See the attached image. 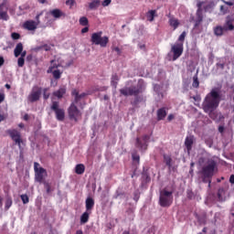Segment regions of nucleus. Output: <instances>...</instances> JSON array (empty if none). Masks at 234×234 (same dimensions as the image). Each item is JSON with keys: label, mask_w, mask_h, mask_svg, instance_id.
I'll return each instance as SVG.
<instances>
[{"label": "nucleus", "mask_w": 234, "mask_h": 234, "mask_svg": "<svg viewBox=\"0 0 234 234\" xmlns=\"http://www.w3.org/2000/svg\"><path fill=\"white\" fill-rule=\"evenodd\" d=\"M220 91L218 89L215 88L212 89L209 93L204 99L202 107L204 112L208 114L211 120H217V116H218L219 120H224V115L221 113H217L215 110L220 105Z\"/></svg>", "instance_id": "nucleus-1"}, {"label": "nucleus", "mask_w": 234, "mask_h": 234, "mask_svg": "<svg viewBox=\"0 0 234 234\" xmlns=\"http://www.w3.org/2000/svg\"><path fill=\"white\" fill-rule=\"evenodd\" d=\"M217 169V162L215 160H208L207 165L201 169V178L204 184H208V187H211V178L215 176Z\"/></svg>", "instance_id": "nucleus-2"}, {"label": "nucleus", "mask_w": 234, "mask_h": 234, "mask_svg": "<svg viewBox=\"0 0 234 234\" xmlns=\"http://www.w3.org/2000/svg\"><path fill=\"white\" fill-rule=\"evenodd\" d=\"M173 204V191L164 188L159 194V206L161 207H170Z\"/></svg>", "instance_id": "nucleus-3"}, {"label": "nucleus", "mask_w": 234, "mask_h": 234, "mask_svg": "<svg viewBox=\"0 0 234 234\" xmlns=\"http://www.w3.org/2000/svg\"><path fill=\"white\" fill-rule=\"evenodd\" d=\"M102 34L103 32L101 31L91 34L90 41L92 45H99L101 48H105L109 45V37H101Z\"/></svg>", "instance_id": "nucleus-4"}, {"label": "nucleus", "mask_w": 234, "mask_h": 234, "mask_svg": "<svg viewBox=\"0 0 234 234\" xmlns=\"http://www.w3.org/2000/svg\"><path fill=\"white\" fill-rule=\"evenodd\" d=\"M6 133L14 142L15 145H18V148L22 149L21 145L25 144V141H23V137H21V132L16 129H9Z\"/></svg>", "instance_id": "nucleus-5"}, {"label": "nucleus", "mask_w": 234, "mask_h": 234, "mask_svg": "<svg viewBox=\"0 0 234 234\" xmlns=\"http://www.w3.org/2000/svg\"><path fill=\"white\" fill-rule=\"evenodd\" d=\"M34 171H35V180L38 184H43L45 182V176H47V170L43 167H40L39 163H34Z\"/></svg>", "instance_id": "nucleus-6"}, {"label": "nucleus", "mask_w": 234, "mask_h": 234, "mask_svg": "<svg viewBox=\"0 0 234 234\" xmlns=\"http://www.w3.org/2000/svg\"><path fill=\"white\" fill-rule=\"evenodd\" d=\"M76 105H78V102H71V104L68 108V114L69 120H74L75 122H78L79 118H81L82 113Z\"/></svg>", "instance_id": "nucleus-7"}, {"label": "nucleus", "mask_w": 234, "mask_h": 234, "mask_svg": "<svg viewBox=\"0 0 234 234\" xmlns=\"http://www.w3.org/2000/svg\"><path fill=\"white\" fill-rule=\"evenodd\" d=\"M50 109L55 112L58 122H63L65 120V109L59 108L58 101H53Z\"/></svg>", "instance_id": "nucleus-8"}, {"label": "nucleus", "mask_w": 234, "mask_h": 234, "mask_svg": "<svg viewBox=\"0 0 234 234\" xmlns=\"http://www.w3.org/2000/svg\"><path fill=\"white\" fill-rule=\"evenodd\" d=\"M171 52L173 53V61H176L182 54H184V43H175L171 47Z\"/></svg>", "instance_id": "nucleus-9"}, {"label": "nucleus", "mask_w": 234, "mask_h": 234, "mask_svg": "<svg viewBox=\"0 0 234 234\" xmlns=\"http://www.w3.org/2000/svg\"><path fill=\"white\" fill-rule=\"evenodd\" d=\"M121 96H138L142 90L136 86L125 87L119 90Z\"/></svg>", "instance_id": "nucleus-10"}, {"label": "nucleus", "mask_w": 234, "mask_h": 234, "mask_svg": "<svg viewBox=\"0 0 234 234\" xmlns=\"http://www.w3.org/2000/svg\"><path fill=\"white\" fill-rule=\"evenodd\" d=\"M41 92H42L41 87L34 86L31 90V93L27 97L28 101H30L31 103L39 101V99L41 98Z\"/></svg>", "instance_id": "nucleus-11"}, {"label": "nucleus", "mask_w": 234, "mask_h": 234, "mask_svg": "<svg viewBox=\"0 0 234 234\" xmlns=\"http://www.w3.org/2000/svg\"><path fill=\"white\" fill-rule=\"evenodd\" d=\"M149 140H151V137L147 134L144 135L142 138L137 137L136 138V147L137 149H140V151H147V147L149 144Z\"/></svg>", "instance_id": "nucleus-12"}, {"label": "nucleus", "mask_w": 234, "mask_h": 234, "mask_svg": "<svg viewBox=\"0 0 234 234\" xmlns=\"http://www.w3.org/2000/svg\"><path fill=\"white\" fill-rule=\"evenodd\" d=\"M0 19H3L4 21H8V6H6V4H0Z\"/></svg>", "instance_id": "nucleus-13"}, {"label": "nucleus", "mask_w": 234, "mask_h": 234, "mask_svg": "<svg viewBox=\"0 0 234 234\" xmlns=\"http://www.w3.org/2000/svg\"><path fill=\"white\" fill-rule=\"evenodd\" d=\"M157 122H162V120H165V116H167V108L163 107L157 110L156 112Z\"/></svg>", "instance_id": "nucleus-14"}, {"label": "nucleus", "mask_w": 234, "mask_h": 234, "mask_svg": "<svg viewBox=\"0 0 234 234\" xmlns=\"http://www.w3.org/2000/svg\"><path fill=\"white\" fill-rule=\"evenodd\" d=\"M23 27L26 30H36L37 28V23L34 20H27L24 23Z\"/></svg>", "instance_id": "nucleus-15"}, {"label": "nucleus", "mask_w": 234, "mask_h": 234, "mask_svg": "<svg viewBox=\"0 0 234 234\" xmlns=\"http://www.w3.org/2000/svg\"><path fill=\"white\" fill-rule=\"evenodd\" d=\"M49 14L55 17V19H59V17H67V14H65L60 9H53L49 12Z\"/></svg>", "instance_id": "nucleus-16"}, {"label": "nucleus", "mask_w": 234, "mask_h": 234, "mask_svg": "<svg viewBox=\"0 0 234 234\" xmlns=\"http://www.w3.org/2000/svg\"><path fill=\"white\" fill-rule=\"evenodd\" d=\"M86 204V211L89 213H92V209H94V198L88 197L85 201Z\"/></svg>", "instance_id": "nucleus-17"}, {"label": "nucleus", "mask_w": 234, "mask_h": 234, "mask_svg": "<svg viewBox=\"0 0 234 234\" xmlns=\"http://www.w3.org/2000/svg\"><path fill=\"white\" fill-rule=\"evenodd\" d=\"M185 145L187 151V154L191 153V149H193V137L187 136L185 140Z\"/></svg>", "instance_id": "nucleus-18"}, {"label": "nucleus", "mask_w": 234, "mask_h": 234, "mask_svg": "<svg viewBox=\"0 0 234 234\" xmlns=\"http://www.w3.org/2000/svg\"><path fill=\"white\" fill-rule=\"evenodd\" d=\"M65 94H67V89L63 87L53 92V96H55V98H58V100H61V98H63Z\"/></svg>", "instance_id": "nucleus-19"}, {"label": "nucleus", "mask_w": 234, "mask_h": 234, "mask_svg": "<svg viewBox=\"0 0 234 234\" xmlns=\"http://www.w3.org/2000/svg\"><path fill=\"white\" fill-rule=\"evenodd\" d=\"M154 17H158V14H156V10H149L146 13V19L147 21H150V23H153V21H154Z\"/></svg>", "instance_id": "nucleus-20"}, {"label": "nucleus", "mask_w": 234, "mask_h": 234, "mask_svg": "<svg viewBox=\"0 0 234 234\" xmlns=\"http://www.w3.org/2000/svg\"><path fill=\"white\" fill-rule=\"evenodd\" d=\"M204 21V16L202 15V11L197 10V19L195 22V28H197V27H200V24Z\"/></svg>", "instance_id": "nucleus-21"}, {"label": "nucleus", "mask_w": 234, "mask_h": 234, "mask_svg": "<svg viewBox=\"0 0 234 234\" xmlns=\"http://www.w3.org/2000/svg\"><path fill=\"white\" fill-rule=\"evenodd\" d=\"M22 52H23V43L19 42L18 44H16L14 49L15 58H19Z\"/></svg>", "instance_id": "nucleus-22"}, {"label": "nucleus", "mask_w": 234, "mask_h": 234, "mask_svg": "<svg viewBox=\"0 0 234 234\" xmlns=\"http://www.w3.org/2000/svg\"><path fill=\"white\" fill-rule=\"evenodd\" d=\"M119 81H120V77H118V74H116V73L112 74V78H111V85H112V87L116 89L118 87V82Z\"/></svg>", "instance_id": "nucleus-23"}, {"label": "nucleus", "mask_w": 234, "mask_h": 234, "mask_svg": "<svg viewBox=\"0 0 234 234\" xmlns=\"http://www.w3.org/2000/svg\"><path fill=\"white\" fill-rule=\"evenodd\" d=\"M163 158L165 165L171 169V167H173V158H171V155L164 154Z\"/></svg>", "instance_id": "nucleus-24"}, {"label": "nucleus", "mask_w": 234, "mask_h": 234, "mask_svg": "<svg viewBox=\"0 0 234 234\" xmlns=\"http://www.w3.org/2000/svg\"><path fill=\"white\" fill-rule=\"evenodd\" d=\"M92 212L85 211L81 216H80V224H87L89 222V217L90 216Z\"/></svg>", "instance_id": "nucleus-25"}, {"label": "nucleus", "mask_w": 234, "mask_h": 234, "mask_svg": "<svg viewBox=\"0 0 234 234\" xmlns=\"http://www.w3.org/2000/svg\"><path fill=\"white\" fill-rule=\"evenodd\" d=\"M223 28L225 29V32L234 30L233 21L232 20H227L226 23L223 26Z\"/></svg>", "instance_id": "nucleus-26"}, {"label": "nucleus", "mask_w": 234, "mask_h": 234, "mask_svg": "<svg viewBox=\"0 0 234 234\" xmlns=\"http://www.w3.org/2000/svg\"><path fill=\"white\" fill-rule=\"evenodd\" d=\"M224 32H226V29H224V27L217 26L214 28V34L215 36L220 37L224 35Z\"/></svg>", "instance_id": "nucleus-27"}, {"label": "nucleus", "mask_w": 234, "mask_h": 234, "mask_svg": "<svg viewBox=\"0 0 234 234\" xmlns=\"http://www.w3.org/2000/svg\"><path fill=\"white\" fill-rule=\"evenodd\" d=\"M169 25H170V27H173L174 30H176L178 28V27L180 26V22L178 21V19H176L175 17H171L169 19Z\"/></svg>", "instance_id": "nucleus-28"}, {"label": "nucleus", "mask_w": 234, "mask_h": 234, "mask_svg": "<svg viewBox=\"0 0 234 234\" xmlns=\"http://www.w3.org/2000/svg\"><path fill=\"white\" fill-rule=\"evenodd\" d=\"M75 173L77 175H83L85 173V165L83 164H79L75 167Z\"/></svg>", "instance_id": "nucleus-29"}, {"label": "nucleus", "mask_w": 234, "mask_h": 234, "mask_svg": "<svg viewBox=\"0 0 234 234\" xmlns=\"http://www.w3.org/2000/svg\"><path fill=\"white\" fill-rule=\"evenodd\" d=\"M100 0H93L92 2H90L89 4V8L90 10H96V8H98V6H100Z\"/></svg>", "instance_id": "nucleus-30"}, {"label": "nucleus", "mask_w": 234, "mask_h": 234, "mask_svg": "<svg viewBox=\"0 0 234 234\" xmlns=\"http://www.w3.org/2000/svg\"><path fill=\"white\" fill-rule=\"evenodd\" d=\"M50 74H53V78L55 80H59L61 78V75L63 74V72H61L59 69H55V70L51 71Z\"/></svg>", "instance_id": "nucleus-31"}, {"label": "nucleus", "mask_w": 234, "mask_h": 234, "mask_svg": "<svg viewBox=\"0 0 234 234\" xmlns=\"http://www.w3.org/2000/svg\"><path fill=\"white\" fill-rule=\"evenodd\" d=\"M192 87H194V89H198L200 87V81H198V76L197 75H195L193 77Z\"/></svg>", "instance_id": "nucleus-32"}, {"label": "nucleus", "mask_w": 234, "mask_h": 234, "mask_svg": "<svg viewBox=\"0 0 234 234\" xmlns=\"http://www.w3.org/2000/svg\"><path fill=\"white\" fill-rule=\"evenodd\" d=\"M80 25H81V27H88L89 26V18H87L86 16H81L79 20Z\"/></svg>", "instance_id": "nucleus-33"}, {"label": "nucleus", "mask_w": 234, "mask_h": 234, "mask_svg": "<svg viewBox=\"0 0 234 234\" xmlns=\"http://www.w3.org/2000/svg\"><path fill=\"white\" fill-rule=\"evenodd\" d=\"M55 60H51L50 63H51V66L48 68V74H50L52 71H54V69H58L59 67V64H56L54 63Z\"/></svg>", "instance_id": "nucleus-34"}, {"label": "nucleus", "mask_w": 234, "mask_h": 234, "mask_svg": "<svg viewBox=\"0 0 234 234\" xmlns=\"http://www.w3.org/2000/svg\"><path fill=\"white\" fill-rule=\"evenodd\" d=\"M12 204H13L12 197H7L5 199V211H8L10 207H12Z\"/></svg>", "instance_id": "nucleus-35"}, {"label": "nucleus", "mask_w": 234, "mask_h": 234, "mask_svg": "<svg viewBox=\"0 0 234 234\" xmlns=\"http://www.w3.org/2000/svg\"><path fill=\"white\" fill-rule=\"evenodd\" d=\"M48 90H50V89H48V88H45L43 90V98H44V100H48L50 98V92H48Z\"/></svg>", "instance_id": "nucleus-36"}, {"label": "nucleus", "mask_w": 234, "mask_h": 234, "mask_svg": "<svg viewBox=\"0 0 234 234\" xmlns=\"http://www.w3.org/2000/svg\"><path fill=\"white\" fill-rule=\"evenodd\" d=\"M186 31H184L178 37L177 39V42L176 43H183L184 44V41H186Z\"/></svg>", "instance_id": "nucleus-37"}, {"label": "nucleus", "mask_w": 234, "mask_h": 234, "mask_svg": "<svg viewBox=\"0 0 234 234\" xmlns=\"http://www.w3.org/2000/svg\"><path fill=\"white\" fill-rule=\"evenodd\" d=\"M71 94L74 96V101H73V103H78V98H79V96H80V92L79 91H77V90H72V92H71Z\"/></svg>", "instance_id": "nucleus-38"}, {"label": "nucleus", "mask_w": 234, "mask_h": 234, "mask_svg": "<svg viewBox=\"0 0 234 234\" xmlns=\"http://www.w3.org/2000/svg\"><path fill=\"white\" fill-rule=\"evenodd\" d=\"M20 198H21L23 204H28L29 198H28L27 195H26V194L25 195H21Z\"/></svg>", "instance_id": "nucleus-39"}, {"label": "nucleus", "mask_w": 234, "mask_h": 234, "mask_svg": "<svg viewBox=\"0 0 234 234\" xmlns=\"http://www.w3.org/2000/svg\"><path fill=\"white\" fill-rule=\"evenodd\" d=\"M132 158L133 160V162H137V164H140V155L137 154L136 153H133L132 154Z\"/></svg>", "instance_id": "nucleus-40"}, {"label": "nucleus", "mask_w": 234, "mask_h": 234, "mask_svg": "<svg viewBox=\"0 0 234 234\" xmlns=\"http://www.w3.org/2000/svg\"><path fill=\"white\" fill-rule=\"evenodd\" d=\"M18 67H25V58L23 57L18 58L17 59Z\"/></svg>", "instance_id": "nucleus-41"}, {"label": "nucleus", "mask_w": 234, "mask_h": 234, "mask_svg": "<svg viewBox=\"0 0 234 234\" xmlns=\"http://www.w3.org/2000/svg\"><path fill=\"white\" fill-rule=\"evenodd\" d=\"M11 37L12 39L17 40V39H20L21 35L19 33L14 32L11 34Z\"/></svg>", "instance_id": "nucleus-42"}, {"label": "nucleus", "mask_w": 234, "mask_h": 234, "mask_svg": "<svg viewBox=\"0 0 234 234\" xmlns=\"http://www.w3.org/2000/svg\"><path fill=\"white\" fill-rule=\"evenodd\" d=\"M74 3H76L75 0H67V1H66V5H67L68 6H69L70 8H72V7L74 6Z\"/></svg>", "instance_id": "nucleus-43"}, {"label": "nucleus", "mask_w": 234, "mask_h": 234, "mask_svg": "<svg viewBox=\"0 0 234 234\" xmlns=\"http://www.w3.org/2000/svg\"><path fill=\"white\" fill-rule=\"evenodd\" d=\"M41 48H44L46 52H49V50H51L52 48H50L48 44H45L41 47Z\"/></svg>", "instance_id": "nucleus-44"}, {"label": "nucleus", "mask_w": 234, "mask_h": 234, "mask_svg": "<svg viewBox=\"0 0 234 234\" xmlns=\"http://www.w3.org/2000/svg\"><path fill=\"white\" fill-rule=\"evenodd\" d=\"M111 3H112V0H104L101 3L102 6H109V5H111Z\"/></svg>", "instance_id": "nucleus-45"}, {"label": "nucleus", "mask_w": 234, "mask_h": 234, "mask_svg": "<svg viewBox=\"0 0 234 234\" xmlns=\"http://www.w3.org/2000/svg\"><path fill=\"white\" fill-rule=\"evenodd\" d=\"M85 96H87V93H85V92H82V93H79V97H78V103H80V100L82 99V98H85Z\"/></svg>", "instance_id": "nucleus-46"}, {"label": "nucleus", "mask_w": 234, "mask_h": 234, "mask_svg": "<svg viewBox=\"0 0 234 234\" xmlns=\"http://www.w3.org/2000/svg\"><path fill=\"white\" fill-rule=\"evenodd\" d=\"M112 50H114V52H117L118 56L122 54V49H120V48L118 47L113 48Z\"/></svg>", "instance_id": "nucleus-47"}, {"label": "nucleus", "mask_w": 234, "mask_h": 234, "mask_svg": "<svg viewBox=\"0 0 234 234\" xmlns=\"http://www.w3.org/2000/svg\"><path fill=\"white\" fill-rule=\"evenodd\" d=\"M168 122H173L175 120V115L173 113H170L167 117Z\"/></svg>", "instance_id": "nucleus-48"}, {"label": "nucleus", "mask_w": 234, "mask_h": 234, "mask_svg": "<svg viewBox=\"0 0 234 234\" xmlns=\"http://www.w3.org/2000/svg\"><path fill=\"white\" fill-rule=\"evenodd\" d=\"M87 32H89V27H85L81 29V34H87Z\"/></svg>", "instance_id": "nucleus-49"}, {"label": "nucleus", "mask_w": 234, "mask_h": 234, "mask_svg": "<svg viewBox=\"0 0 234 234\" xmlns=\"http://www.w3.org/2000/svg\"><path fill=\"white\" fill-rule=\"evenodd\" d=\"M23 120H25V122H28V120H30V116L27 113H26L23 117Z\"/></svg>", "instance_id": "nucleus-50"}, {"label": "nucleus", "mask_w": 234, "mask_h": 234, "mask_svg": "<svg viewBox=\"0 0 234 234\" xmlns=\"http://www.w3.org/2000/svg\"><path fill=\"white\" fill-rule=\"evenodd\" d=\"M27 57V50H22L21 54H20V58H26Z\"/></svg>", "instance_id": "nucleus-51"}, {"label": "nucleus", "mask_w": 234, "mask_h": 234, "mask_svg": "<svg viewBox=\"0 0 234 234\" xmlns=\"http://www.w3.org/2000/svg\"><path fill=\"white\" fill-rule=\"evenodd\" d=\"M33 58H34V56L32 54H29V55L27 56V61H32Z\"/></svg>", "instance_id": "nucleus-52"}, {"label": "nucleus", "mask_w": 234, "mask_h": 234, "mask_svg": "<svg viewBox=\"0 0 234 234\" xmlns=\"http://www.w3.org/2000/svg\"><path fill=\"white\" fill-rule=\"evenodd\" d=\"M3 101H5V94L0 93V103H3Z\"/></svg>", "instance_id": "nucleus-53"}, {"label": "nucleus", "mask_w": 234, "mask_h": 234, "mask_svg": "<svg viewBox=\"0 0 234 234\" xmlns=\"http://www.w3.org/2000/svg\"><path fill=\"white\" fill-rule=\"evenodd\" d=\"M39 17H41V14H38L36 16V23H37V26L39 25L40 21H39Z\"/></svg>", "instance_id": "nucleus-54"}, {"label": "nucleus", "mask_w": 234, "mask_h": 234, "mask_svg": "<svg viewBox=\"0 0 234 234\" xmlns=\"http://www.w3.org/2000/svg\"><path fill=\"white\" fill-rule=\"evenodd\" d=\"M5 65V58L0 57V67H3Z\"/></svg>", "instance_id": "nucleus-55"}, {"label": "nucleus", "mask_w": 234, "mask_h": 234, "mask_svg": "<svg viewBox=\"0 0 234 234\" xmlns=\"http://www.w3.org/2000/svg\"><path fill=\"white\" fill-rule=\"evenodd\" d=\"M5 120H6V116H5V114L0 113V122H5Z\"/></svg>", "instance_id": "nucleus-56"}, {"label": "nucleus", "mask_w": 234, "mask_h": 234, "mask_svg": "<svg viewBox=\"0 0 234 234\" xmlns=\"http://www.w3.org/2000/svg\"><path fill=\"white\" fill-rule=\"evenodd\" d=\"M230 184H234V175H231L229 177Z\"/></svg>", "instance_id": "nucleus-57"}, {"label": "nucleus", "mask_w": 234, "mask_h": 234, "mask_svg": "<svg viewBox=\"0 0 234 234\" xmlns=\"http://www.w3.org/2000/svg\"><path fill=\"white\" fill-rule=\"evenodd\" d=\"M218 133H224V126H218Z\"/></svg>", "instance_id": "nucleus-58"}, {"label": "nucleus", "mask_w": 234, "mask_h": 234, "mask_svg": "<svg viewBox=\"0 0 234 234\" xmlns=\"http://www.w3.org/2000/svg\"><path fill=\"white\" fill-rule=\"evenodd\" d=\"M38 3H40V5H45V3H47V0H37Z\"/></svg>", "instance_id": "nucleus-59"}, {"label": "nucleus", "mask_w": 234, "mask_h": 234, "mask_svg": "<svg viewBox=\"0 0 234 234\" xmlns=\"http://www.w3.org/2000/svg\"><path fill=\"white\" fill-rule=\"evenodd\" d=\"M75 234H83V230L79 229V230H77V231H76V233H75Z\"/></svg>", "instance_id": "nucleus-60"}, {"label": "nucleus", "mask_w": 234, "mask_h": 234, "mask_svg": "<svg viewBox=\"0 0 234 234\" xmlns=\"http://www.w3.org/2000/svg\"><path fill=\"white\" fill-rule=\"evenodd\" d=\"M202 231H203V233H207V228H203V229H202Z\"/></svg>", "instance_id": "nucleus-61"}, {"label": "nucleus", "mask_w": 234, "mask_h": 234, "mask_svg": "<svg viewBox=\"0 0 234 234\" xmlns=\"http://www.w3.org/2000/svg\"><path fill=\"white\" fill-rule=\"evenodd\" d=\"M5 89L10 90L11 89L10 84H5Z\"/></svg>", "instance_id": "nucleus-62"}, {"label": "nucleus", "mask_w": 234, "mask_h": 234, "mask_svg": "<svg viewBox=\"0 0 234 234\" xmlns=\"http://www.w3.org/2000/svg\"><path fill=\"white\" fill-rule=\"evenodd\" d=\"M0 206H3V197L0 196Z\"/></svg>", "instance_id": "nucleus-63"}, {"label": "nucleus", "mask_w": 234, "mask_h": 234, "mask_svg": "<svg viewBox=\"0 0 234 234\" xmlns=\"http://www.w3.org/2000/svg\"><path fill=\"white\" fill-rule=\"evenodd\" d=\"M122 234H131V233L129 232V230H124V231L122 232Z\"/></svg>", "instance_id": "nucleus-64"}]
</instances>
